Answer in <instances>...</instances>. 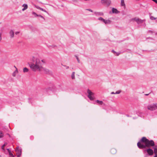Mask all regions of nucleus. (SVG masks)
I'll return each mask as SVG.
<instances>
[{"instance_id":"nucleus-29","label":"nucleus","mask_w":157,"mask_h":157,"mask_svg":"<svg viewBox=\"0 0 157 157\" xmlns=\"http://www.w3.org/2000/svg\"><path fill=\"white\" fill-rule=\"evenodd\" d=\"M37 17H41V18H43V19H44V17L40 15H38V16Z\"/></svg>"},{"instance_id":"nucleus-26","label":"nucleus","mask_w":157,"mask_h":157,"mask_svg":"<svg viewBox=\"0 0 157 157\" xmlns=\"http://www.w3.org/2000/svg\"><path fill=\"white\" fill-rule=\"evenodd\" d=\"M98 20H101V21H103L104 20V19L103 18H102L101 17H99L98 18Z\"/></svg>"},{"instance_id":"nucleus-14","label":"nucleus","mask_w":157,"mask_h":157,"mask_svg":"<svg viewBox=\"0 0 157 157\" xmlns=\"http://www.w3.org/2000/svg\"><path fill=\"white\" fill-rule=\"evenodd\" d=\"M105 24H110L111 21L109 20H104L103 21Z\"/></svg>"},{"instance_id":"nucleus-18","label":"nucleus","mask_w":157,"mask_h":157,"mask_svg":"<svg viewBox=\"0 0 157 157\" xmlns=\"http://www.w3.org/2000/svg\"><path fill=\"white\" fill-rule=\"evenodd\" d=\"M112 52H113L114 54H116L117 56H119L120 53L119 52H117L115 51L114 50H112Z\"/></svg>"},{"instance_id":"nucleus-3","label":"nucleus","mask_w":157,"mask_h":157,"mask_svg":"<svg viewBox=\"0 0 157 157\" xmlns=\"http://www.w3.org/2000/svg\"><path fill=\"white\" fill-rule=\"evenodd\" d=\"M147 108L148 109L151 111H154L157 109V103L147 105Z\"/></svg>"},{"instance_id":"nucleus-25","label":"nucleus","mask_w":157,"mask_h":157,"mask_svg":"<svg viewBox=\"0 0 157 157\" xmlns=\"http://www.w3.org/2000/svg\"><path fill=\"white\" fill-rule=\"evenodd\" d=\"M111 151L113 153H115L116 152V151L114 149H112L111 150Z\"/></svg>"},{"instance_id":"nucleus-22","label":"nucleus","mask_w":157,"mask_h":157,"mask_svg":"<svg viewBox=\"0 0 157 157\" xmlns=\"http://www.w3.org/2000/svg\"><path fill=\"white\" fill-rule=\"evenodd\" d=\"M7 144L6 143H4V144L2 147V149L4 150V147Z\"/></svg>"},{"instance_id":"nucleus-1","label":"nucleus","mask_w":157,"mask_h":157,"mask_svg":"<svg viewBox=\"0 0 157 157\" xmlns=\"http://www.w3.org/2000/svg\"><path fill=\"white\" fill-rule=\"evenodd\" d=\"M32 60L33 62L29 65V66L32 71H41L44 70L42 63V62L44 63L43 60H41L37 58H35L34 56H32Z\"/></svg>"},{"instance_id":"nucleus-4","label":"nucleus","mask_w":157,"mask_h":157,"mask_svg":"<svg viewBox=\"0 0 157 157\" xmlns=\"http://www.w3.org/2000/svg\"><path fill=\"white\" fill-rule=\"evenodd\" d=\"M87 93L88 94L87 95L88 97L90 99V100H93L94 99V93L92 92L89 89L87 90Z\"/></svg>"},{"instance_id":"nucleus-19","label":"nucleus","mask_w":157,"mask_h":157,"mask_svg":"<svg viewBox=\"0 0 157 157\" xmlns=\"http://www.w3.org/2000/svg\"><path fill=\"white\" fill-rule=\"evenodd\" d=\"M29 71V69L26 67H25L23 69V71L24 72H27Z\"/></svg>"},{"instance_id":"nucleus-34","label":"nucleus","mask_w":157,"mask_h":157,"mask_svg":"<svg viewBox=\"0 0 157 157\" xmlns=\"http://www.w3.org/2000/svg\"><path fill=\"white\" fill-rule=\"evenodd\" d=\"M76 59H77V60L78 63H79L80 60L78 58V57L77 56H76Z\"/></svg>"},{"instance_id":"nucleus-35","label":"nucleus","mask_w":157,"mask_h":157,"mask_svg":"<svg viewBox=\"0 0 157 157\" xmlns=\"http://www.w3.org/2000/svg\"><path fill=\"white\" fill-rule=\"evenodd\" d=\"M152 1H154V2H155L156 3H157V0H152Z\"/></svg>"},{"instance_id":"nucleus-7","label":"nucleus","mask_w":157,"mask_h":157,"mask_svg":"<svg viewBox=\"0 0 157 157\" xmlns=\"http://www.w3.org/2000/svg\"><path fill=\"white\" fill-rule=\"evenodd\" d=\"M101 2L102 4L109 6L111 3V1L110 0H101Z\"/></svg>"},{"instance_id":"nucleus-12","label":"nucleus","mask_w":157,"mask_h":157,"mask_svg":"<svg viewBox=\"0 0 157 157\" xmlns=\"http://www.w3.org/2000/svg\"><path fill=\"white\" fill-rule=\"evenodd\" d=\"M9 34L11 38H13L14 36V32L13 30H11Z\"/></svg>"},{"instance_id":"nucleus-13","label":"nucleus","mask_w":157,"mask_h":157,"mask_svg":"<svg viewBox=\"0 0 157 157\" xmlns=\"http://www.w3.org/2000/svg\"><path fill=\"white\" fill-rule=\"evenodd\" d=\"M121 6L123 7L124 8H125V4L124 0H121Z\"/></svg>"},{"instance_id":"nucleus-32","label":"nucleus","mask_w":157,"mask_h":157,"mask_svg":"<svg viewBox=\"0 0 157 157\" xmlns=\"http://www.w3.org/2000/svg\"><path fill=\"white\" fill-rule=\"evenodd\" d=\"M2 34L1 33H0V42L1 41L2 38Z\"/></svg>"},{"instance_id":"nucleus-6","label":"nucleus","mask_w":157,"mask_h":157,"mask_svg":"<svg viewBox=\"0 0 157 157\" xmlns=\"http://www.w3.org/2000/svg\"><path fill=\"white\" fill-rule=\"evenodd\" d=\"M15 151L16 152L17 157H20L21 155V149L19 148L18 147H17L15 149Z\"/></svg>"},{"instance_id":"nucleus-28","label":"nucleus","mask_w":157,"mask_h":157,"mask_svg":"<svg viewBox=\"0 0 157 157\" xmlns=\"http://www.w3.org/2000/svg\"><path fill=\"white\" fill-rule=\"evenodd\" d=\"M40 10L48 13V12L45 10H44L43 9L41 8Z\"/></svg>"},{"instance_id":"nucleus-9","label":"nucleus","mask_w":157,"mask_h":157,"mask_svg":"<svg viewBox=\"0 0 157 157\" xmlns=\"http://www.w3.org/2000/svg\"><path fill=\"white\" fill-rule=\"evenodd\" d=\"M147 151L148 154L150 155H152L154 153L153 151L150 148L147 149Z\"/></svg>"},{"instance_id":"nucleus-8","label":"nucleus","mask_w":157,"mask_h":157,"mask_svg":"<svg viewBox=\"0 0 157 157\" xmlns=\"http://www.w3.org/2000/svg\"><path fill=\"white\" fill-rule=\"evenodd\" d=\"M14 67L15 68V70L12 73V75L13 77H15L16 75L18 73V71L17 68L15 66H14Z\"/></svg>"},{"instance_id":"nucleus-30","label":"nucleus","mask_w":157,"mask_h":157,"mask_svg":"<svg viewBox=\"0 0 157 157\" xmlns=\"http://www.w3.org/2000/svg\"><path fill=\"white\" fill-rule=\"evenodd\" d=\"M35 7H36L37 9H39V10H40V9H41V8H40V7H39V6H35Z\"/></svg>"},{"instance_id":"nucleus-23","label":"nucleus","mask_w":157,"mask_h":157,"mask_svg":"<svg viewBox=\"0 0 157 157\" xmlns=\"http://www.w3.org/2000/svg\"><path fill=\"white\" fill-rule=\"evenodd\" d=\"M32 14L33 15H34L35 17H37L38 16V14H36V13L34 12H32Z\"/></svg>"},{"instance_id":"nucleus-27","label":"nucleus","mask_w":157,"mask_h":157,"mask_svg":"<svg viewBox=\"0 0 157 157\" xmlns=\"http://www.w3.org/2000/svg\"><path fill=\"white\" fill-rule=\"evenodd\" d=\"M150 19L151 20H155L156 19V18H155V17H154L153 16H151L150 17Z\"/></svg>"},{"instance_id":"nucleus-5","label":"nucleus","mask_w":157,"mask_h":157,"mask_svg":"<svg viewBox=\"0 0 157 157\" xmlns=\"http://www.w3.org/2000/svg\"><path fill=\"white\" fill-rule=\"evenodd\" d=\"M132 21H136L138 24H140L142 23H145V20H142L137 17H135L131 19Z\"/></svg>"},{"instance_id":"nucleus-10","label":"nucleus","mask_w":157,"mask_h":157,"mask_svg":"<svg viewBox=\"0 0 157 157\" xmlns=\"http://www.w3.org/2000/svg\"><path fill=\"white\" fill-rule=\"evenodd\" d=\"M22 7H23V8L22 9V11H24L27 9L28 6L27 4H24L22 5Z\"/></svg>"},{"instance_id":"nucleus-37","label":"nucleus","mask_w":157,"mask_h":157,"mask_svg":"<svg viewBox=\"0 0 157 157\" xmlns=\"http://www.w3.org/2000/svg\"><path fill=\"white\" fill-rule=\"evenodd\" d=\"M69 68V67L68 66H67V67H66V68L67 69H68Z\"/></svg>"},{"instance_id":"nucleus-17","label":"nucleus","mask_w":157,"mask_h":157,"mask_svg":"<svg viewBox=\"0 0 157 157\" xmlns=\"http://www.w3.org/2000/svg\"><path fill=\"white\" fill-rule=\"evenodd\" d=\"M96 101L99 104L101 105L102 104L103 102L101 101H99L98 100H97Z\"/></svg>"},{"instance_id":"nucleus-36","label":"nucleus","mask_w":157,"mask_h":157,"mask_svg":"<svg viewBox=\"0 0 157 157\" xmlns=\"http://www.w3.org/2000/svg\"><path fill=\"white\" fill-rule=\"evenodd\" d=\"M89 10V11H90V12H92V10H91V9H89V10Z\"/></svg>"},{"instance_id":"nucleus-15","label":"nucleus","mask_w":157,"mask_h":157,"mask_svg":"<svg viewBox=\"0 0 157 157\" xmlns=\"http://www.w3.org/2000/svg\"><path fill=\"white\" fill-rule=\"evenodd\" d=\"M121 92V91L120 90L117 91L116 93H114V92H113L111 93V94H119Z\"/></svg>"},{"instance_id":"nucleus-20","label":"nucleus","mask_w":157,"mask_h":157,"mask_svg":"<svg viewBox=\"0 0 157 157\" xmlns=\"http://www.w3.org/2000/svg\"><path fill=\"white\" fill-rule=\"evenodd\" d=\"M154 151L155 154V155L154 156V157H157V148H155L154 149Z\"/></svg>"},{"instance_id":"nucleus-11","label":"nucleus","mask_w":157,"mask_h":157,"mask_svg":"<svg viewBox=\"0 0 157 157\" xmlns=\"http://www.w3.org/2000/svg\"><path fill=\"white\" fill-rule=\"evenodd\" d=\"M112 13H120V12L118 11L116 9L113 8L112 9Z\"/></svg>"},{"instance_id":"nucleus-33","label":"nucleus","mask_w":157,"mask_h":157,"mask_svg":"<svg viewBox=\"0 0 157 157\" xmlns=\"http://www.w3.org/2000/svg\"><path fill=\"white\" fill-rule=\"evenodd\" d=\"M6 150H7L8 151L9 153V154H10V153H11V151H10L9 150V149H6Z\"/></svg>"},{"instance_id":"nucleus-24","label":"nucleus","mask_w":157,"mask_h":157,"mask_svg":"<svg viewBox=\"0 0 157 157\" xmlns=\"http://www.w3.org/2000/svg\"><path fill=\"white\" fill-rule=\"evenodd\" d=\"M10 157H14V155L12 153H10L9 154Z\"/></svg>"},{"instance_id":"nucleus-16","label":"nucleus","mask_w":157,"mask_h":157,"mask_svg":"<svg viewBox=\"0 0 157 157\" xmlns=\"http://www.w3.org/2000/svg\"><path fill=\"white\" fill-rule=\"evenodd\" d=\"M71 78L72 79H75V72H73L71 75Z\"/></svg>"},{"instance_id":"nucleus-31","label":"nucleus","mask_w":157,"mask_h":157,"mask_svg":"<svg viewBox=\"0 0 157 157\" xmlns=\"http://www.w3.org/2000/svg\"><path fill=\"white\" fill-rule=\"evenodd\" d=\"M20 32L19 31H17L15 33V34L16 35H18L20 33Z\"/></svg>"},{"instance_id":"nucleus-21","label":"nucleus","mask_w":157,"mask_h":157,"mask_svg":"<svg viewBox=\"0 0 157 157\" xmlns=\"http://www.w3.org/2000/svg\"><path fill=\"white\" fill-rule=\"evenodd\" d=\"M4 136V134L2 131H0V138L3 137Z\"/></svg>"},{"instance_id":"nucleus-2","label":"nucleus","mask_w":157,"mask_h":157,"mask_svg":"<svg viewBox=\"0 0 157 157\" xmlns=\"http://www.w3.org/2000/svg\"><path fill=\"white\" fill-rule=\"evenodd\" d=\"M137 145L139 148L142 149L146 147H150L154 145V143L152 140H149L144 137L142 138L140 142L137 143Z\"/></svg>"}]
</instances>
